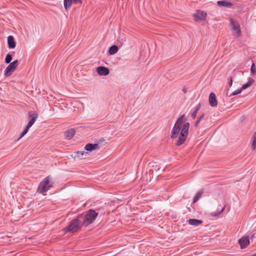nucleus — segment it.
Listing matches in <instances>:
<instances>
[{"mask_svg": "<svg viewBox=\"0 0 256 256\" xmlns=\"http://www.w3.org/2000/svg\"><path fill=\"white\" fill-rule=\"evenodd\" d=\"M254 238H256V236H255V234H253L251 236L250 238V240L252 241L253 239H254Z\"/></svg>", "mask_w": 256, "mask_h": 256, "instance_id": "obj_33", "label": "nucleus"}, {"mask_svg": "<svg viewBox=\"0 0 256 256\" xmlns=\"http://www.w3.org/2000/svg\"><path fill=\"white\" fill-rule=\"evenodd\" d=\"M201 106V104L200 103H199L196 107V109L194 111L198 112Z\"/></svg>", "mask_w": 256, "mask_h": 256, "instance_id": "obj_31", "label": "nucleus"}, {"mask_svg": "<svg viewBox=\"0 0 256 256\" xmlns=\"http://www.w3.org/2000/svg\"><path fill=\"white\" fill-rule=\"evenodd\" d=\"M208 102L210 105L211 106H216L218 104V102L216 98V96L214 92H211L210 94Z\"/></svg>", "mask_w": 256, "mask_h": 256, "instance_id": "obj_13", "label": "nucleus"}, {"mask_svg": "<svg viewBox=\"0 0 256 256\" xmlns=\"http://www.w3.org/2000/svg\"><path fill=\"white\" fill-rule=\"evenodd\" d=\"M18 65V60H14L11 62L6 68L4 70V75L6 76H8L12 74Z\"/></svg>", "mask_w": 256, "mask_h": 256, "instance_id": "obj_6", "label": "nucleus"}, {"mask_svg": "<svg viewBox=\"0 0 256 256\" xmlns=\"http://www.w3.org/2000/svg\"><path fill=\"white\" fill-rule=\"evenodd\" d=\"M96 72L100 76H107L110 73V70L108 68L100 66L96 68Z\"/></svg>", "mask_w": 256, "mask_h": 256, "instance_id": "obj_11", "label": "nucleus"}, {"mask_svg": "<svg viewBox=\"0 0 256 256\" xmlns=\"http://www.w3.org/2000/svg\"><path fill=\"white\" fill-rule=\"evenodd\" d=\"M230 21L233 34L236 38L239 37L241 34V30L239 24L237 22L233 20L232 18L230 20Z\"/></svg>", "mask_w": 256, "mask_h": 256, "instance_id": "obj_7", "label": "nucleus"}, {"mask_svg": "<svg viewBox=\"0 0 256 256\" xmlns=\"http://www.w3.org/2000/svg\"><path fill=\"white\" fill-rule=\"evenodd\" d=\"M204 114H203L200 118H198V119L196 121V124H195L196 126L198 125V124L200 122V120H202V118H204Z\"/></svg>", "mask_w": 256, "mask_h": 256, "instance_id": "obj_28", "label": "nucleus"}, {"mask_svg": "<svg viewBox=\"0 0 256 256\" xmlns=\"http://www.w3.org/2000/svg\"><path fill=\"white\" fill-rule=\"evenodd\" d=\"M242 249L245 248L250 244V238L248 236H244L238 240Z\"/></svg>", "mask_w": 256, "mask_h": 256, "instance_id": "obj_9", "label": "nucleus"}, {"mask_svg": "<svg viewBox=\"0 0 256 256\" xmlns=\"http://www.w3.org/2000/svg\"><path fill=\"white\" fill-rule=\"evenodd\" d=\"M203 193V191L202 190H199L195 195L193 199V202L195 203L198 201V200L199 199V198L201 196Z\"/></svg>", "mask_w": 256, "mask_h": 256, "instance_id": "obj_20", "label": "nucleus"}, {"mask_svg": "<svg viewBox=\"0 0 256 256\" xmlns=\"http://www.w3.org/2000/svg\"><path fill=\"white\" fill-rule=\"evenodd\" d=\"M196 114L197 112L194 110L191 114V117L194 119L195 118H196Z\"/></svg>", "mask_w": 256, "mask_h": 256, "instance_id": "obj_30", "label": "nucleus"}, {"mask_svg": "<svg viewBox=\"0 0 256 256\" xmlns=\"http://www.w3.org/2000/svg\"><path fill=\"white\" fill-rule=\"evenodd\" d=\"M188 224L190 225L194 226H198L201 224H202V222L201 220H197V219H193V218H190L188 220Z\"/></svg>", "mask_w": 256, "mask_h": 256, "instance_id": "obj_18", "label": "nucleus"}, {"mask_svg": "<svg viewBox=\"0 0 256 256\" xmlns=\"http://www.w3.org/2000/svg\"><path fill=\"white\" fill-rule=\"evenodd\" d=\"M82 3V0H64V4L66 10H68L71 7L72 3Z\"/></svg>", "mask_w": 256, "mask_h": 256, "instance_id": "obj_12", "label": "nucleus"}, {"mask_svg": "<svg viewBox=\"0 0 256 256\" xmlns=\"http://www.w3.org/2000/svg\"><path fill=\"white\" fill-rule=\"evenodd\" d=\"M118 47L114 45L110 47L109 49V54L110 55L114 54H116L118 51Z\"/></svg>", "mask_w": 256, "mask_h": 256, "instance_id": "obj_19", "label": "nucleus"}, {"mask_svg": "<svg viewBox=\"0 0 256 256\" xmlns=\"http://www.w3.org/2000/svg\"><path fill=\"white\" fill-rule=\"evenodd\" d=\"M224 208H222L220 210L217 212H214L212 213V216H216L219 215L220 214H221L224 211Z\"/></svg>", "mask_w": 256, "mask_h": 256, "instance_id": "obj_26", "label": "nucleus"}, {"mask_svg": "<svg viewBox=\"0 0 256 256\" xmlns=\"http://www.w3.org/2000/svg\"><path fill=\"white\" fill-rule=\"evenodd\" d=\"M206 16V14L200 10H198L196 13L194 14V19L196 21H200L204 20Z\"/></svg>", "mask_w": 256, "mask_h": 256, "instance_id": "obj_8", "label": "nucleus"}, {"mask_svg": "<svg viewBox=\"0 0 256 256\" xmlns=\"http://www.w3.org/2000/svg\"><path fill=\"white\" fill-rule=\"evenodd\" d=\"M228 84L230 86H232V78L230 76L228 78Z\"/></svg>", "mask_w": 256, "mask_h": 256, "instance_id": "obj_32", "label": "nucleus"}, {"mask_svg": "<svg viewBox=\"0 0 256 256\" xmlns=\"http://www.w3.org/2000/svg\"><path fill=\"white\" fill-rule=\"evenodd\" d=\"M30 128L29 126H26V128H24V132H22V134L20 135V136L18 138V140H19L20 139L22 138L28 132Z\"/></svg>", "mask_w": 256, "mask_h": 256, "instance_id": "obj_25", "label": "nucleus"}, {"mask_svg": "<svg viewBox=\"0 0 256 256\" xmlns=\"http://www.w3.org/2000/svg\"><path fill=\"white\" fill-rule=\"evenodd\" d=\"M84 149L89 152H92L99 149V146L97 144H88L84 147Z\"/></svg>", "mask_w": 256, "mask_h": 256, "instance_id": "obj_14", "label": "nucleus"}, {"mask_svg": "<svg viewBox=\"0 0 256 256\" xmlns=\"http://www.w3.org/2000/svg\"><path fill=\"white\" fill-rule=\"evenodd\" d=\"M12 56L11 54H8L6 56V59H5V62L6 64H9L10 63V62L12 61Z\"/></svg>", "mask_w": 256, "mask_h": 256, "instance_id": "obj_24", "label": "nucleus"}, {"mask_svg": "<svg viewBox=\"0 0 256 256\" xmlns=\"http://www.w3.org/2000/svg\"><path fill=\"white\" fill-rule=\"evenodd\" d=\"M8 46L10 48H14L16 47V44L14 38L12 36H10L8 38Z\"/></svg>", "mask_w": 256, "mask_h": 256, "instance_id": "obj_16", "label": "nucleus"}, {"mask_svg": "<svg viewBox=\"0 0 256 256\" xmlns=\"http://www.w3.org/2000/svg\"><path fill=\"white\" fill-rule=\"evenodd\" d=\"M189 127L190 124L188 122H185L183 125L178 138L176 144L177 146H180L185 142L188 137Z\"/></svg>", "mask_w": 256, "mask_h": 256, "instance_id": "obj_3", "label": "nucleus"}, {"mask_svg": "<svg viewBox=\"0 0 256 256\" xmlns=\"http://www.w3.org/2000/svg\"><path fill=\"white\" fill-rule=\"evenodd\" d=\"M242 92V88H238L237 90H234L232 93V94L230 95V96H235V95H236Z\"/></svg>", "mask_w": 256, "mask_h": 256, "instance_id": "obj_27", "label": "nucleus"}, {"mask_svg": "<svg viewBox=\"0 0 256 256\" xmlns=\"http://www.w3.org/2000/svg\"><path fill=\"white\" fill-rule=\"evenodd\" d=\"M50 178L48 176L42 181L38 186V191L40 194H42L48 191L52 187L50 184Z\"/></svg>", "mask_w": 256, "mask_h": 256, "instance_id": "obj_5", "label": "nucleus"}, {"mask_svg": "<svg viewBox=\"0 0 256 256\" xmlns=\"http://www.w3.org/2000/svg\"><path fill=\"white\" fill-rule=\"evenodd\" d=\"M76 154V156H77L80 158H84V156H86L88 153L85 152L84 151H77L75 152Z\"/></svg>", "mask_w": 256, "mask_h": 256, "instance_id": "obj_21", "label": "nucleus"}, {"mask_svg": "<svg viewBox=\"0 0 256 256\" xmlns=\"http://www.w3.org/2000/svg\"><path fill=\"white\" fill-rule=\"evenodd\" d=\"M217 4L222 8H230L232 6V4L228 1L219 0L217 2Z\"/></svg>", "mask_w": 256, "mask_h": 256, "instance_id": "obj_15", "label": "nucleus"}, {"mask_svg": "<svg viewBox=\"0 0 256 256\" xmlns=\"http://www.w3.org/2000/svg\"><path fill=\"white\" fill-rule=\"evenodd\" d=\"M253 81H254V80H252V78H249L248 79V82L246 84H244L242 85V88L246 89V88H248L251 85V84L253 82Z\"/></svg>", "mask_w": 256, "mask_h": 256, "instance_id": "obj_22", "label": "nucleus"}, {"mask_svg": "<svg viewBox=\"0 0 256 256\" xmlns=\"http://www.w3.org/2000/svg\"><path fill=\"white\" fill-rule=\"evenodd\" d=\"M252 150H255L256 148V132H254L253 137L252 138Z\"/></svg>", "mask_w": 256, "mask_h": 256, "instance_id": "obj_23", "label": "nucleus"}, {"mask_svg": "<svg viewBox=\"0 0 256 256\" xmlns=\"http://www.w3.org/2000/svg\"><path fill=\"white\" fill-rule=\"evenodd\" d=\"M76 133V130L74 128L68 130L66 132V137L68 140H70L73 138Z\"/></svg>", "mask_w": 256, "mask_h": 256, "instance_id": "obj_17", "label": "nucleus"}, {"mask_svg": "<svg viewBox=\"0 0 256 256\" xmlns=\"http://www.w3.org/2000/svg\"><path fill=\"white\" fill-rule=\"evenodd\" d=\"M250 70L252 73H253V74L256 73V69H255V66H254V64H252V65L251 66V68H250Z\"/></svg>", "mask_w": 256, "mask_h": 256, "instance_id": "obj_29", "label": "nucleus"}, {"mask_svg": "<svg viewBox=\"0 0 256 256\" xmlns=\"http://www.w3.org/2000/svg\"><path fill=\"white\" fill-rule=\"evenodd\" d=\"M29 122L27 125V126L30 128L36 121L38 118V114L33 112H29Z\"/></svg>", "mask_w": 256, "mask_h": 256, "instance_id": "obj_10", "label": "nucleus"}, {"mask_svg": "<svg viewBox=\"0 0 256 256\" xmlns=\"http://www.w3.org/2000/svg\"><path fill=\"white\" fill-rule=\"evenodd\" d=\"M185 120L186 118L184 115H182L178 118L172 130V138L174 139L178 137V135L180 133L182 125Z\"/></svg>", "mask_w": 256, "mask_h": 256, "instance_id": "obj_4", "label": "nucleus"}, {"mask_svg": "<svg viewBox=\"0 0 256 256\" xmlns=\"http://www.w3.org/2000/svg\"><path fill=\"white\" fill-rule=\"evenodd\" d=\"M98 216V213L95 210L90 209L88 210L84 216H79L78 218L82 220L83 224L86 226L92 224Z\"/></svg>", "mask_w": 256, "mask_h": 256, "instance_id": "obj_2", "label": "nucleus"}, {"mask_svg": "<svg viewBox=\"0 0 256 256\" xmlns=\"http://www.w3.org/2000/svg\"><path fill=\"white\" fill-rule=\"evenodd\" d=\"M84 225L82 220L78 218L73 219L70 224L62 230L65 233L70 232L74 233L80 230L82 226Z\"/></svg>", "mask_w": 256, "mask_h": 256, "instance_id": "obj_1", "label": "nucleus"}]
</instances>
